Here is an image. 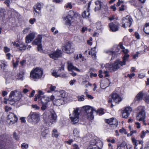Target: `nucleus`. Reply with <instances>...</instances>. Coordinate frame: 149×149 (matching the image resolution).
<instances>
[{
    "label": "nucleus",
    "instance_id": "f257e3e1",
    "mask_svg": "<svg viewBox=\"0 0 149 149\" xmlns=\"http://www.w3.org/2000/svg\"><path fill=\"white\" fill-rule=\"evenodd\" d=\"M129 56V55L126 54L123 57L122 61L117 60L113 63L110 64H106L104 65V66L106 69L109 70L110 72H114L120 68V66L125 65L126 62L128 60Z\"/></svg>",
    "mask_w": 149,
    "mask_h": 149
},
{
    "label": "nucleus",
    "instance_id": "f03ea898",
    "mask_svg": "<svg viewBox=\"0 0 149 149\" xmlns=\"http://www.w3.org/2000/svg\"><path fill=\"white\" fill-rule=\"evenodd\" d=\"M129 56V55L126 54L123 57L122 61L117 60L113 63L110 64H106L104 65V66L106 69L109 70L110 72H114L120 68V66L125 65L126 62L128 60Z\"/></svg>",
    "mask_w": 149,
    "mask_h": 149
},
{
    "label": "nucleus",
    "instance_id": "7ed1b4c3",
    "mask_svg": "<svg viewBox=\"0 0 149 149\" xmlns=\"http://www.w3.org/2000/svg\"><path fill=\"white\" fill-rule=\"evenodd\" d=\"M43 117L44 121L49 126L56 122L57 116L54 112H45L43 114Z\"/></svg>",
    "mask_w": 149,
    "mask_h": 149
},
{
    "label": "nucleus",
    "instance_id": "20e7f679",
    "mask_svg": "<svg viewBox=\"0 0 149 149\" xmlns=\"http://www.w3.org/2000/svg\"><path fill=\"white\" fill-rule=\"evenodd\" d=\"M40 117L39 113L31 112L27 117L28 120L29 122L36 124L40 121Z\"/></svg>",
    "mask_w": 149,
    "mask_h": 149
},
{
    "label": "nucleus",
    "instance_id": "39448f33",
    "mask_svg": "<svg viewBox=\"0 0 149 149\" xmlns=\"http://www.w3.org/2000/svg\"><path fill=\"white\" fill-rule=\"evenodd\" d=\"M43 73V71L41 69L36 68L31 71L30 77L34 80L38 79L42 77Z\"/></svg>",
    "mask_w": 149,
    "mask_h": 149
},
{
    "label": "nucleus",
    "instance_id": "423d86ee",
    "mask_svg": "<svg viewBox=\"0 0 149 149\" xmlns=\"http://www.w3.org/2000/svg\"><path fill=\"white\" fill-rule=\"evenodd\" d=\"M65 97V93L63 91L57 93V95L55 96L54 102L57 106H59L64 102V97Z\"/></svg>",
    "mask_w": 149,
    "mask_h": 149
},
{
    "label": "nucleus",
    "instance_id": "0eeeda50",
    "mask_svg": "<svg viewBox=\"0 0 149 149\" xmlns=\"http://www.w3.org/2000/svg\"><path fill=\"white\" fill-rule=\"evenodd\" d=\"M111 99L109 100L108 102L111 103V107L115 105L116 103H119L122 100L120 95L116 92H114L111 94Z\"/></svg>",
    "mask_w": 149,
    "mask_h": 149
},
{
    "label": "nucleus",
    "instance_id": "6e6552de",
    "mask_svg": "<svg viewBox=\"0 0 149 149\" xmlns=\"http://www.w3.org/2000/svg\"><path fill=\"white\" fill-rule=\"evenodd\" d=\"M133 22V19L132 17L129 15H127L123 17L121 20L122 26L124 28H126L127 27H131Z\"/></svg>",
    "mask_w": 149,
    "mask_h": 149
},
{
    "label": "nucleus",
    "instance_id": "1a4fd4ad",
    "mask_svg": "<svg viewBox=\"0 0 149 149\" xmlns=\"http://www.w3.org/2000/svg\"><path fill=\"white\" fill-rule=\"evenodd\" d=\"M80 112V109L79 108H74L72 116L69 115L71 121V123L73 124L77 123L79 120V115Z\"/></svg>",
    "mask_w": 149,
    "mask_h": 149
},
{
    "label": "nucleus",
    "instance_id": "9d476101",
    "mask_svg": "<svg viewBox=\"0 0 149 149\" xmlns=\"http://www.w3.org/2000/svg\"><path fill=\"white\" fill-rule=\"evenodd\" d=\"M138 109L139 111L136 115V119L139 121L144 122L146 118L145 107L143 106H139Z\"/></svg>",
    "mask_w": 149,
    "mask_h": 149
},
{
    "label": "nucleus",
    "instance_id": "9b49d317",
    "mask_svg": "<svg viewBox=\"0 0 149 149\" xmlns=\"http://www.w3.org/2000/svg\"><path fill=\"white\" fill-rule=\"evenodd\" d=\"M87 149H101L103 146V143L99 141L97 142L95 139L92 140L89 143Z\"/></svg>",
    "mask_w": 149,
    "mask_h": 149
},
{
    "label": "nucleus",
    "instance_id": "f8f14e48",
    "mask_svg": "<svg viewBox=\"0 0 149 149\" xmlns=\"http://www.w3.org/2000/svg\"><path fill=\"white\" fill-rule=\"evenodd\" d=\"M85 114L88 119L91 120L94 118L93 113L94 111H96L93 108L89 106H86L85 107Z\"/></svg>",
    "mask_w": 149,
    "mask_h": 149
},
{
    "label": "nucleus",
    "instance_id": "ddd939ff",
    "mask_svg": "<svg viewBox=\"0 0 149 149\" xmlns=\"http://www.w3.org/2000/svg\"><path fill=\"white\" fill-rule=\"evenodd\" d=\"M77 14L74 13L72 11H70L69 12V13L65 18V23L67 25L70 26L71 24V22H72L73 18L75 17L76 15Z\"/></svg>",
    "mask_w": 149,
    "mask_h": 149
},
{
    "label": "nucleus",
    "instance_id": "4468645a",
    "mask_svg": "<svg viewBox=\"0 0 149 149\" xmlns=\"http://www.w3.org/2000/svg\"><path fill=\"white\" fill-rule=\"evenodd\" d=\"M7 118L9 120V124L10 125H12L16 123L18 118L16 116L14 113H10L7 116Z\"/></svg>",
    "mask_w": 149,
    "mask_h": 149
},
{
    "label": "nucleus",
    "instance_id": "2eb2a0df",
    "mask_svg": "<svg viewBox=\"0 0 149 149\" xmlns=\"http://www.w3.org/2000/svg\"><path fill=\"white\" fill-rule=\"evenodd\" d=\"M21 95V92L17 90L12 91L9 95V97H12L17 100H19Z\"/></svg>",
    "mask_w": 149,
    "mask_h": 149
},
{
    "label": "nucleus",
    "instance_id": "dca6fc26",
    "mask_svg": "<svg viewBox=\"0 0 149 149\" xmlns=\"http://www.w3.org/2000/svg\"><path fill=\"white\" fill-rule=\"evenodd\" d=\"M62 50L68 54L71 53L73 51V49L71 48V44L69 42L66 43L63 46Z\"/></svg>",
    "mask_w": 149,
    "mask_h": 149
},
{
    "label": "nucleus",
    "instance_id": "f3484780",
    "mask_svg": "<svg viewBox=\"0 0 149 149\" xmlns=\"http://www.w3.org/2000/svg\"><path fill=\"white\" fill-rule=\"evenodd\" d=\"M120 24L117 22H113L109 24V26L111 31H116L119 30Z\"/></svg>",
    "mask_w": 149,
    "mask_h": 149
},
{
    "label": "nucleus",
    "instance_id": "a211bd4d",
    "mask_svg": "<svg viewBox=\"0 0 149 149\" xmlns=\"http://www.w3.org/2000/svg\"><path fill=\"white\" fill-rule=\"evenodd\" d=\"M62 54L61 51L59 49H57L56 51L53 52L49 54L50 57L54 60L61 56Z\"/></svg>",
    "mask_w": 149,
    "mask_h": 149
},
{
    "label": "nucleus",
    "instance_id": "6ab92c4d",
    "mask_svg": "<svg viewBox=\"0 0 149 149\" xmlns=\"http://www.w3.org/2000/svg\"><path fill=\"white\" fill-rule=\"evenodd\" d=\"M132 111V108L130 107H126L125 109L123 111V117L126 118H127L130 115Z\"/></svg>",
    "mask_w": 149,
    "mask_h": 149
},
{
    "label": "nucleus",
    "instance_id": "aec40b11",
    "mask_svg": "<svg viewBox=\"0 0 149 149\" xmlns=\"http://www.w3.org/2000/svg\"><path fill=\"white\" fill-rule=\"evenodd\" d=\"M43 6L42 3H38L34 7V12L39 15L41 13L40 10Z\"/></svg>",
    "mask_w": 149,
    "mask_h": 149
},
{
    "label": "nucleus",
    "instance_id": "412c9836",
    "mask_svg": "<svg viewBox=\"0 0 149 149\" xmlns=\"http://www.w3.org/2000/svg\"><path fill=\"white\" fill-rule=\"evenodd\" d=\"M79 134V130L76 128L74 129L73 130V136L74 139L77 140V141L81 139Z\"/></svg>",
    "mask_w": 149,
    "mask_h": 149
},
{
    "label": "nucleus",
    "instance_id": "4be33fe9",
    "mask_svg": "<svg viewBox=\"0 0 149 149\" xmlns=\"http://www.w3.org/2000/svg\"><path fill=\"white\" fill-rule=\"evenodd\" d=\"M67 64L68 69L69 71H72L73 70H75L78 72L80 71V70L74 67L70 62L68 61L67 62Z\"/></svg>",
    "mask_w": 149,
    "mask_h": 149
},
{
    "label": "nucleus",
    "instance_id": "5701e85b",
    "mask_svg": "<svg viewBox=\"0 0 149 149\" xmlns=\"http://www.w3.org/2000/svg\"><path fill=\"white\" fill-rule=\"evenodd\" d=\"M42 37L41 35H39L36 38L32 43L33 45H39L41 44L42 39Z\"/></svg>",
    "mask_w": 149,
    "mask_h": 149
},
{
    "label": "nucleus",
    "instance_id": "b1692460",
    "mask_svg": "<svg viewBox=\"0 0 149 149\" xmlns=\"http://www.w3.org/2000/svg\"><path fill=\"white\" fill-rule=\"evenodd\" d=\"M35 37V34L31 33L27 36L26 37V42L29 43L32 41Z\"/></svg>",
    "mask_w": 149,
    "mask_h": 149
},
{
    "label": "nucleus",
    "instance_id": "393cba45",
    "mask_svg": "<svg viewBox=\"0 0 149 149\" xmlns=\"http://www.w3.org/2000/svg\"><path fill=\"white\" fill-rule=\"evenodd\" d=\"M96 6L95 7V11L99 10L101 9L102 6L103 5V3L100 1L98 0L95 2Z\"/></svg>",
    "mask_w": 149,
    "mask_h": 149
},
{
    "label": "nucleus",
    "instance_id": "a878e982",
    "mask_svg": "<svg viewBox=\"0 0 149 149\" xmlns=\"http://www.w3.org/2000/svg\"><path fill=\"white\" fill-rule=\"evenodd\" d=\"M105 121L106 123L110 124V125H115L117 123L116 120L114 118H113L106 119L105 120Z\"/></svg>",
    "mask_w": 149,
    "mask_h": 149
},
{
    "label": "nucleus",
    "instance_id": "bb28decb",
    "mask_svg": "<svg viewBox=\"0 0 149 149\" xmlns=\"http://www.w3.org/2000/svg\"><path fill=\"white\" fill-rule=\"evenodd\" d=\"M90 9L87 8V9L84 10L82 13V16L84 18L88 17L90 15Z\"/></svg>",
    "mask_w": 149,
    "mask_h": 149
},
{
    "label": "nucleus",
    "instance_id": "cd10ccee",
    "mask_svg": "<svg viewBox=\"0 0 149 149\" xmlns=\"http://www.w3.org/2000/svg\"><path fill=\"white\" fill-rule=\"evenodd\" d=\"M49 99L44 96H42L40 99V101L42 104H47Z\"/></svg>",
    "mask_w": 149,
    "mask_h": 149
},
{
    "label": "nucleus",
    "instance_id": "c85d7f7f",
    "mask_svg": "<svg viewBox=\"0 0 149 149\" xmlns=\"http://www.w3.org/2000/svg\"><path fill=\"white\" fill-rule=\"evenodd\" d=\"M143 97V93L142 91L140 92L136 97L135 100L136 101L140 100H142Z\"/></svg>",
    "mask_w": 149,
    "mask_h": 149
},
{
    "label": "nucleus",
    "instance_id": "c756f323",
    "mask_svg": "<svg viewBox=\"0 0 149 149\" xmlns=\"http://www.w3.org/2000/svg\"><path fill=\"white\" fill-rule=\"evenodd\" d=\"M16 47L20 50H24L26 49V46L24 44L17 45Z\"/></svg>",
    "mask_w": 149,
    "mask_h": 149
},
{
    "label": "nucleus",
    "instance_id": "7c9ffc66",
    "mask_svg": "<svg viewBox=\"0 0 149 149\" xmlns=\"http://www.w3.org/2000/svg\"><path fill=\"white\" fill-rule=\"evenodd\" d=\"M143 31L146 34L149 35V23H147L145 25Z\"/></svg>",
    "mask_w": 149,
    "mask_h": 149
},
{
    "label": "nucleus",
    "instance_id": "2f4dec72",
    "mask_svg": "<svg viewBox=\"0 0 149 149\" xmlns=\"http://www.w3.org/2000/svg\"><path fill=\"white\" fill-rule=\"evenodd\" d=\"M95 49L94 48H93L90 51H89V55L91 54L93 58H95L96 56V52L95 51Z\"/></svg>",
    "mask_w": 149,
    "mask_h": 149
},
{
    "label": "nucleus",
    "instance_id": "473e14b6",
    "mask_svg": "<svg viewBox=\"0 0 149 149\" xmlns=\"http://www.w3.org/2000/svg\"><path fill=\"white\" fill-rule=\"evenodd\" d=\"M0 65L2 69H4L7 66V62L5 61L1 60L0 61Z\"/></svg>",
    "mask_w": 149,
    "mask_h": 149
},
{
    "label": "nucleus",
    "instance_id": "72a5a7b5",
    "mask_svg": "<svg viewBox=\"0 0 149 149\" xmlns=\"http://www.w3.org/2000/svg\"><path fill=\"white\" fill-rule=\"evenodd\" d=\"M18 101V100H16L14 98H12V97H9L8 100V103L11 105H13L15 102Z\"/></svg>",
    "mask_w": 149,
    "mask_h": 149
},
{
    "label": "nucleus",
    "instance_id": "f704fd0d",
    "mask_svg": "<svg viewBox=\"0 0 149 149\" xmlns=\"http://www.w3.org/2000/svg\"><path fill=\"white\" fill-rule=\"evenodd\" d=\"M119 46L122 49L123 52L125 53V55L126 54H127V53L128 52V50L127 49H125V47L123 46L122 43H120L119 44Z\"/></svg>",
    "mask_w": 149,
    "mask_h": 149
},
{
    "label": "nucleus",
    "instance_id": "c9c22d12",
    "mask_svg": "<svg viewBox=\"0 0 149 149\" xmlns=\"http://www.w3.org/2000/svg\"><path fill=\"white\" fill-rule=\"evenodd\" d=\"M48 87L49 88V91H48V92L50 93L51 91H54L56 89V86H53L52 84H48Z\"/></svg>",
    "mask_w": 149,
    "mask_h": 149
},
{
    "label": "nucleus",
    "instance_id": "e433bc0d",
    "mask_svg": "<svg viewBox=\"0 0 149 149\" xmlns=\"http://www.w3.org/2000/svg\"><path fill=\"white\" fill-rule=\"evenodd\" d=\"M96 26L97 29L101 30L102 29V26L100 22H97L96 24Z\"/></svg>",
    "mask_w": 149,
    "mask_h": 149
},
{
    "label": "nucleus",
    "instance_id": "4c0bfd02",
    "mask_svg": "<svg viewBox=\"0 0 149 149\" xmlns=\"http://www.w3.org/2000/svg\"><path fill=\"white\" fill-rule=\"evenodd\" d=\"M132 143L134 145L135 149H138V147H137V141L134 138H132Z\"/></svg>",
    "mask_w": 149,
    "mask_h": 149
},
{
    "label": "nucleus",
    "instance_id": "58836bf2",
    "mask_svg": "<svg viewBox=\"0 0 149 149\" xmlns=\"http://www.w3.org/2000/svg\"><path fill=\"white\" fill-rule=\"evenodd\" d=\"M105 52L106 54L110 55H113L115 53V52L110 50H106L105 51Z\"/></svg>",
    "mask_w": 149,
    "mask_h": 149
},
{
    "label": "nucleus",
    "instance_id": "ea45409f",
    "mask_svg": "<svg viewBox=\"0 0 149 149\" xmlns=\"http://www.w3.org/2000/svg\"><path fill=\"white\" fill-rule=\"evenodd\" d=\"M15 77L16 79L21 80L23 79V76L22 74L20 73L17 74Z\"/></svg>",
    "mask_w": 149,
    "mask_h": 149
},
{
    "label": "nucleus",
    "instance_id": "a19ab883",
    "mask_svg": "<svg viewBox=\"0 0 149 149\" xmlns=\"http://www.w3.org/2000/svg\"><path fill=\"white\" fill-rule=\"evenodd\" d=\"M130 2L132 4L134 5L136 7H137L138 5L137 0H132L130 1Z\"/></svg>",
    "mask_w": 149,
    "mask_h": 149
},
{
    "label": "nucleus",
    "instance_id": "79ce46f5",
    "mask_svg": "<svg viewBox=\"0 0 149 149\" xmlns=\"http://www.w3.org/2000/svg\"><path fill=\"white\" fill-rule=\"evenodd\" d=\"M29 145L27 144L23 143L21 145V147L22 149H27Z\"/></svg>",
    "mask_w": 149,
    "mask_h": 149
},
{
    "label": "nucleus",
    "instance_id": "37998d69",
    "mask_svg": "<svg viewBox=\"0 0 149 149\" xmlns=\"http://www.w3.org/2000/svg\"><path fill=\"white\" fill-rule=\"evenodd\" d=\"M84 95H82L80 96L77 97L78 100L79 101H83L84 100Z\"/></svg>",
    "mask_w": 149,
    "mask_h": 149
},
{
    "label": "nucleus",
    "instance_id": "c03bdc74",
    "mask_svg": "<svg viewBox=\"0 0 149 149\" xmlns=\"http://www.w3.org/2000/svg\"><path fill=\"white\" fill-rule=\"evenodd\" d=\"M32 108L34 109L35 110H38L40 109V107L38 106L37 104H32L31 105Z\"/></svg>",
    "mask_w": 149,
    "mask_h": 149
},
{
    "label": "nucleus",
    "instance_id": "a18cd8bd",
    "mask_svg": "<svg viewBox=\"0 0 149 149\" xmlns=\"http://www.w3.org/2000/svg\"><path fill=\"white\" fill-rule=\"evenodd\" d=\"M117 149H125V146L124 144H121L118 146Z\"/></svg>",
    "mask_w": 149,
    "mask_h": 149
},
{
    "label": "nucleus",
    "instance_id": "49530a36",
    "mask_svg": "<svg viewBox=\"0 0 149 149\" xmlns=\"http://www.w3.org/2000/svg\"><path fill=\"white\" fill-rule=\"evenodd\" d=\"M144 100L147 103H149V95H147L144 98Z\"/></svg>",
    "mask_w": 149,
    "mask_h": 149
},
{
    "label": "nucleus",
    "instance_id": "de8ad7c7",
    "mask_svg": "<svg viewBox=\"0 0 149 149\" xmlns=\"http://www.w3.org/2000/svg\"><path fill=\"white\" fill-rule=\"evenodd\" d=\"M52 74L53 76H54L56 77H59L60 74H57V72H56L55 71H54L52 73Z\"/></svg>",
    "mask_w": 149,
    "mask_h": 149
},
{
    "label": "nucleus",
    "instance_id": "09e8293b",
    "mask_svg": "<svg viewBox=\"0 0 149 149\" xmlns=\"http://www.w3.org/2000/svg\"><path fill=\"white\" fill-rule=\"evenodd\" d=\"M48 132L49 131L48 130H45L44 131L42 132V134L43 136H45V135L48 134Z\"/></svg>",
    "mask_w": 149,
    "mask_h": 149
},
{
    "label": "nucleus",
    "instance_id": "8fccbe9b",
    "mask_svg": "<svg viewBox=\"0 0 149 149\" xmlns=\"http://www.w3.org/2000/svg\"><path fill=\"white\" fill-rule=\"evenodd\" d=\"M144 39L146 41L149 42V35L146 34L144 35Z\"/></svg>",
    "mask_w": 149,
    "mask_h": 149
},
{
    "label": "nucleus",
    "instance_id": "3c124183",
    "mask_svg": "<svg viewBox=\"0 0 149 149\" xmlns=\"http://www.w3.org/2000/svg\"><path fill=\"white\" fill-rule=\"evenodd\" d=\"M125 6L123 4H122L121 6L119 8V10L120 11H123L125 10Z\"/></svg>",
    "mask_w": 149,
    "mask_h": 149
},
{
    "label": "nucleus",
    "instance_id": "603ef678",
    "mask_svg": "<svg viewBox=\"0 0 149 149\" xmlns=\"http://www.w3.org/2000/svg\"><path fill=\"white\" fill-rule=\"evenodd\" d=\"M73 140L72 139H70L68 141H65V143H67L68 145H70L72 143Z\"/></svg>",
    "mask_w": 149,
    "mask_h": 149
},
{
    "label": "nucleus",
    "instance_id": "864d4df0",
    "mask_svg": "<svg viewBox=\"0 0 149 149\" xmlns=\"http://www.w3.org/2000/svg\"><path fill=\"white\" fill-rule=\"evenodd\" d=\"M13 137L17 141L19 140V137L17 135V134L15 132L13 133Z\"/></svg>",
    "mask_w": 149,
    "mask_h": 149
},
{
    "label": "nucleus",
    "instance_id": "5fc2aeb1",
    "mask_svg": "<svg viewBox=\"0 0 149 149\" xmlns=\"http://www.w3.org/2000/svg\"><path fill=\"white\" fill-rule=\"evenodd\" d=\"M59 77H61L62 78H66L68 77V76H67V74L65 73H63L62 74H60Z\"/></svg>",
    "mask_w": 149,
    "mask_h": 149
},
{
    "label": "nucleus",
    "instance_id": "6e6d98bb",
    "mask_svg": "<svg viewBox=\"0 0 149 149\" xmlns=\"http://www.w3.org/2000/svg\"><path fill=\"white\" fill-rule=\"evenodd\" d=\"M73 149H80L79 146L76 144H74L72 145Z\"/></svg>",
    "mask_w": 149,
    "mask_h": 149
},
{
    "label": "nucleus",
    "instance_id": "4d7b16f0",
    "mask_svg": "<svg viewBox=\"0 0 149 149\" xmlns=\"http://www.w3.org/2000/svg\"><path fill=\"white\" fill-rule=\"evenodd\" d=\"M86 0H78L79 4H82L86 3Z\"/></svg>",
    "mask_w": 149,
    "mask_h": 149
},
{
    "label": "nucleus",
    "instance_id": "13d9d810",
    "mask_svg": "<svg viewBox=\"0 0 149 149\" xmlns=\"http://www.w3.org/2000/svg\"><path fill=\"white\" fill-rule=\"evenodd\" d=\"M38 51L40 52H41L42 51V47L41 45V44L38 45L37 47Z\"/></svg>",
    "mask_w": 149,
    "mask_h": 149
},
{
    "label": "nucleus",
    "instance_id": "bf43d9fd",
    "mask_svg": "<svg viewBox=\"0 0 149 149\" xmlns=\"http://www.w3.org/2000/svg\"><path fill=\"white\" fill-rule=\"evenodd\" d=\"M42 107H41V109L42 111H44L47 108V106L46 105L47 104H42Z\"/></svg>",
    "mask_w": 149,
    "mask_h": 149
},
{
    "label": "nucleus",
    "instance_id": "052dcab7",
    "mask_svg": "<svg viewBox=\"0 0 149 149\" xmlns=\"http://www.w3.org/2000/svg\"><path fill=\"white\" fill-rule=\"evenodd\" d=\"M97 113H98L99 115H102L104 113L103 110L102 109L98 110L97 111Z\"/></svg>",
    "mask_w": 149,
    "mask_h": 149
},
{
    "label": "nucleus",
    "instance_id": "680f3d73",
    "mask_svg": "<svg viewBox=\"0 0 149 149\" xmlns=\"http://www.w3.org/2000/svg\"><path fill=\"white\" fill-rule=\"evenodd\" d=\"M10 2V0H6L4 1V3L5 4H6L7 6H9Z\"/></svg>",
    "mask_w": 149,
    "mask_h": 149
},
{
    "label": "nucleus",
    "instance_id": "e2e57ef3",
    "mask_svg": "<svg viewBox=\"0 0 149 149\" xmlns=\"http://www.w3.org/2000/svg\"><path fill=\"white\" fill-rule=\"evenodd\" d=\"M5 111L8 112L11 109V108L7 106H6L5 107Z\"/></svg>",
    "mask_w": 149,
    "mask_h": 149
},
{
    "label": "nucleus",
    "instance_id": "0e129e2a",
    "mask_svg": "<svg viewBox=\"0 0 149 149\" xmlns=\"http://www.w3.org/2000/svg\"><path fill=\"white\" fill-rule=\"evenodd\" d=\"M36 21V19L35 18H33V19H30L29 20V22L31 24H32L34 23V22Z\"/></svg>",
    "mask_w": 149,
    "mask_h": 149
},
{
    "label": "nucleus",
    "instance_id": "69168bd1",
    "mask_svg": "<svg viewBox=\"0 0 149 149\" xmlns=\"http://www.w3.org/2000/svg\"><path fill=\"white\" fill-rule=\"evenodd\" d=\"M19 62V60L17 59L16 62L13 63V67L15 68L18 65Z\"/></svg>",
    "mask_w": 149,
    "mask_h": 149
},
{
    "label": "nucleus",
    "instance_id": "338daca9",
    "mask_svg": "<svg viewBox=\"0 0 149 149\" xmlns=\"http://www.w3.org/2000/svg\"><path fill=\"white\" fill-rule=\"evenodd\" d=\"M135 74L133 73H132L131 74H128L127 76L129 77L130 78H132V77H134L135 76Z\"/></svg>",
    "mask_w": 149,
    "mask_h": 149
},
{
    "label": "nucleus",
    "instance_id": "774afa93",
    "mask_svg": "<svg viewBox=\"0 0 149 149\" xmlns=\"http://www.w3.org/2000/svg\"><path fill=\"white\" fill-rule=\"evenodd\" d=\"M76 82V80L73 79L72 80L70 81V84L71 86H72L74 83Z\"/></svg>",
    "mask_w": 149,
    "mask_h": 149
}]
</instances>
